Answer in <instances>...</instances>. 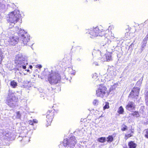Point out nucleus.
I'll list each match as a JSON object with an SVG mask.
<instances>
[{
	"mask_svg": "<svg viewBox=\"0 0 148 148\" xmlns=\"http://www.w3.org/2000/svg\"><path fill=\"white\" fill-rule=\"evenodd\" d=\"M111 36H112V37H113V39H114V38H115V37H114V34L111 33Z\"/></svg>",
	"mask_w": 148,
	"mask_h": 148,
	"instance_id": "36",
	"label": "nucleus"
},
{
	"mask_svg": "<svg viewBox=\"0 0 148 148\" xmlns=\"http://www.w3.org/2000/svg\"><path fill=\"white\" fill-rule=\"evenodd\" d=\"M112 72L107 74V76L106 77V78L108 81H110L113 78V76L112 75Z\"/></svg>",
	"mask_w": 148,
	"mask_h": 148,
	"instance_id": "16",
	"label": "nucleus"
},
{
	"mask_svg": "<svg viewBox=\"0 0 148 148\" xmlns=\"http://www.w3.org/2000/svg\"><path fill=\"white\" fill-rule=\"evenodd\" d=\"M123 148H127V146H126V147H124Z\"/></svg>",
	"mask_w": 148,
	"mask_h": 148,
	"instance_id": "43",
	"label": "nucleus"
},
{
	"mask_svg": "<svg viewBox=\"0 0 148 148\" xmlns=\"http://www.w3.org/2000/svg\"><path fill=\"white\" fill-rule=\"evenodd\" d=\"M117 40V41H118V40Z\"/></svg>",
	"mask_w": 148,
	"mask_h": 148,
	"instance_id": "54",
	"label": "nucleus"
},
{
	"mask_svg": "<svg viewBox=\"0 0 148 148\" xmlns=\"http://www.w3.org/2000/svg\"><path fill=\"white\" fill-rule=\"evenodd\" d=\"M29 124L33 125V121L32 120H29Z\"/></svg>",
	"mask_w": 148,
	"mask_h": 148,
	"instance_id": "32",
	"label": "nucleus"
},
{
	"mask_svg": "<svg viewBox=\"0 0 148 148\" xmlns=\"http://www.w3.org/2000/svg\"><path fill=\"white\" fill-rule=\"evenodd\" d=\"M47 122L48 124V125H50L51 122L52 121L54 116V113H51V111H49L47 112Z\"/></svg>",
	"mask_w": 148,
	"mask_h": 148,
	"instance_id": "11",
	"label": "nucleus"
},
{
	"mask_svg": "<svg viewBox=\"0 0 148 148\" xmlns=\"http://www.w3.org/2000/svg\"><path fill=\"white\" fill-rule=\"evenodd\" d=\"M142 80H143V79L141 80V81H142Z\"/></svg>",
	"mask_w": 148,
	"mask_h": 148,
	"instance_id": "56",
	"label": "nucleus"
},
{
	"mask_svg": "<svg viewBox=\"0 0 148 148\" xmlns=\"http://www.w3.org/2000/svg\"><path fill=\"white\" fill-rule=\"evenodd\" d=\"M144 132L145 133V136L146 138H148V129L145 130Z\"/></svg>",
	"mask_w": 148,
	"mask_h": 148,
	"instance_id": "29",
	"label": "nucleus"
},
{
	"mask_svg": "<svg viewBox=\"0 0 148 148\" xmlns=\"http://www.w3.org/2000/svg\"><path fill=\"white\" fill-rule=\"evenodd\" d=\"M117 83H114L113 85L111 86L110 88L111 90H112L116 88V87L118 85Z\"/></svg>",
	"mask_w": 148,
	"mask_h": 148,
	"instance_id": "26",
	"label": "nucleus"
},
{
	"mask_svg": "<svg viewBox=\"0 0 148 148\" xmlns=\"http://www.w3.org/2000/svg\"><path fill=\"white\" fill-rule=\"evenodd\" d=\"M106 57L107 61L108 62L111 60V55L109 53L106 54Z\"/></svg>",
	"mask_w": 148,
	"mask_h": 148,
	"instance_id": "22",
	"label": "nucleus"
},
{
	"mask_svg": "<svg viewBox=\"0 0 148 148\" xmlns=\"http://www.w3.org/2000/svg\"><path fill=\"white\" fill-rule=\"evenodd\" d=\"M148 40V36H146L143 39V44L141 46V49H139L138 53H141L143 51L145 47L146 46L147 41Z\"/></svg>",
	"mask_w": 148,
	"mask_h": 148,
	"instance_id": "12",
	"label": "nucleus"
},
{
	"mask_svg": "<svg viewBox=\"0 0 148 148\" xmlns=\"http://www.w3.org/2000/svg\"><path fill=\"white\" fill-rule=\"evenodd\" d=\"M4 57L3 55V53L1 49L0 48V64L1 63Z\"/></svg>",
	"mask_w": 148,
	"mask_h": 148,
	"instance_id": "25",
	"label": "nucleus"
},
{
	"mask_svg": "<svg viewBox=\"0 0 148 148\" xmlns=\"http://www.w3.org/2000/svg\"><path fill=\"white\" fill-rule=\"evenodd\" d=\"M133 121V120H130V119H129V120H128V122H129V123H130V122H132Z\"/></svg>",
	"mask_w": 148,
	"mask_h": 148,
	"instance_id": "37",
	"label": "nucleus"
},
{
	"mask_svg": "<svg viewBox=\"0 0 148 148\" xmlns=\"http://www.w3.org/2000/svg\"><path fill=\"white\" fill-rule=\"evenodd\" d=\"M141 82L140 81H138L137 82V84H141Z\"/></svg>",
	"mask_w": 148,
	"mask_h": 148,
	"instance_id": "38",
	"label": "nucleus"
},
{
	"mask_svg": "<svg viewBox=\"0 0 148 148\" xmlns=\"http://www.w3.org/2000/svg\"><path fill=\"white\" fill-rule=\"evenodd\" d=\"M107 141L108 143H111L113 140V136L111 135H109L107 138Z\"/></svg>",
	"mask_w": 148,
	"mask_h": 148,
	"instance_id": "23",
	"label": "nucleus"
},
{
	"mask_svg": "<svg viewBox=\"0 0 148 148\" xmlns=\"http://www.w3.org/2000/svg\"><path fill=\"white\" fill-rule=\"evenodd\" d=\"M15 27L12 29H9L8 32L9 36L8 41L10 44L12 45H14L16 44L18 41L19 37H18L16 36V31Z\"/></svg>",
	"mask_w": 148,
	"mask_h": 148,
	"instance_id": "3",
	"label": "nucleus"
},
{
	"mask_svg": "<svg viewBox=\"0 0 148 148\" xmlns=\"http://www.w3.org/2000/svg\"><path fill=\"white\" fill-rule=\"evenodd\" d=\"M10 86L12 88H15L17 86V83L14 80H12L10 82Z\"/></svg>",
	"mask_w": 148,
	"mask_h": 148,
	"instance_id": "17",
	"label": "nucleus"
},
{
	"mask_svg": "<svg viewBox=\"0 0 148 148\" xmlns=\"http://www.w3.org/2000/svg\"><path fill=\"white\" fill-rule=\"evenodd\" d=\"M64 78H65V77L63 79H64Z\"/></svg>",
	"mask_w": 148,
	"mask_h": 148,
	"instance_id": "51",
	"label": "nucleus"
},
{
	"mask_svg": "<svg viewBox=\"0 0 148 148\" xmlns=\"http://www.w3.org/2000/svg\"><path fill=\"white\" fill-rule=\"evenodd\" d=\"M129 117H129H129H128V118H129Z\"/></svg>",
	"mask_w": 148,
	"mask_h": 148,
	"instance_id": "53",
	"label": "nucleus"
},
{
	"mask_svg": "<svg viewBox=\"0 0 148 148\" xmlns=\"http://www.w3.org/2000/svg\"><path fill=\"white\" fill-rule=\"evenodd\" d=\"M106 44H105V45H103V46H104V45H106Z\"/></svg>",
	"mask_w": 148,
	"mask_h": 148,
	"instance_id": "49",
	"label": "nucleus"
},
{
	"mask_svg": "<svg viewBox=\"0 0 148 148\" xmlns=\"http://www.w3.org/2000/svg\"><path fill=\"white\" fill-rule=\"evenodd\" d=\"M132 116L137 118L140 116V115L138 112L135 111L132 114H129V117H132Z\"/></svg>",
	"mask_w": 148,
	"mask_h": 148,
	"instance_id": "19",
	"label": "nucleus"
},
{
	"mask_svg": "<svg viewBox=\"0 0 148 148\" xmlns=\"http://www.w3.org/2000/svg\"><path fill=\"white\" fill-rule=\"evenodd\" d=\"M142 80H143V79L141 80V81H142Z\"/></svg>",
	"mask_w": 148,
	"mask_h": 148,
	"instance_id": "55",
	"label": "nucleus"
},
{
	"mask_svg": "<svg viewBox=\"0 0 148 148\" xmlns=\"http://www.w3.org/2000/svg\"><path fill=\"white\" fill-rule=\"evenodd\" d=\"M127 126L125 125H123L121 129V130L122 131H124L127 130Z\"/></svg>",
	"mask_w": 148,
	"mask_h": 148,
	"instance_id": "28",
	"label": "nucleus"
},
{
	"mask_svg": "<svg viewBox=\"0 0 148 148\" xmlns=\"http://www.w3.org/2000/svg\"><path fill=\"white\" fill-rule=\"evenodd\" d=\"M145 103L148 106V91L145 92Z\"/></svg>",
	"mask_w": 148,
	"mask_h": 148,
	"instance_id": "21",
	"label": "nucleus"
},
{
	"mask_svg": "<svg viewBox=\"0 0 148 148\" xmlns=\"http://www.w3.org/2000/svg\"><path fill=\"white\" fill-rule=\"evenodd\" d=\"M60 77L58 73L51 71L49 73L48 80L51 84H55L58 83L60 79Z\"/></svg>",
	"mask_w": 148,
	"mask_h": 148,
	"instance_id": "4",
	"label": "nucleus"
},
{
	"mask_svg": "<svg viewBox=\"0 0 148 148\" xmlns=\"http://www.w3.org/2000/svg\"><path fill=\"white\" fill-rule=\"evenodd\" d=\"M20 13L19 10H15L8 14V21L9 23L10 28H12V27L14 26L15 23L21 18V15Z\"/></svg>",
	"mask_w": 148,
	"mask_h": 148,
	"instance_id": "1",
	"label": "nucleus"
},
{
	"mask_svg": "<svg viewBox=\"0 0 148 148\" xmlns=\"http://www.w3.org/2000/svg\"><path fill=\"white\" fill-rule=\"evenodd\" d=\"M18 100V98L16 97L14 94H9L7 103L10 107H12L14 105V103L16 102Z\"/></svg>",
	"mask_w": 148,
	"mask_h": 148,
	"instance_id": "9",
	"label": "nucleus"
},
{
	"mask_svg": "<svg viewBox=\"0 0 148 148\" xmlns=\"http://www.w3.org/2000/svg\"><path fill=\"white\" fill-rule=\"evenodd\" d=\"M64 78H65V77L63 79H64Z\"/></svg>",
	"mask_w": 148,
	"mask_h": 148,
	"instance_id": "52",
	"label": "nucleus"
},
{
	"mask_svg": "<svg viewBox=\"0 0 148 148\" xmlns=\"http://www.w3.org/2000/svg\"><path fill=\"white\" fill-rule=\"evenodd\" d=\"M29 67L30 69H31L32 68V65L29 66Z\"/></svg>",
	"mask_w": 148,
	"mask_h": 148,
	"instance_id": "42",
	"label": "nucleus"
},
{
	"mask_svg": "<svg viewBox=\"0 0 148 148\" xmlns=\"http://www.w3.org/2000/svg\"><path fill=\"white\" fill-rule=\"evenodd\" d=\"M77 49H79L82 50V49L79 46L77 47Z\"/></svg>",
	"mask_w": 148,
	"mask_h": 148,
	"instance_id": "35",
	"label": "nucleus"
},
{
	"mask_svg": "<svg viewBox=\"0 0 148 148\" xmlns=\"http://www.w3.org/2000/svg\"><path fill=\"white\" fill-rule=\"evenodd\" d=\"M16 31L17 32L18 36L20 38L19 42L23 43L24 45H27V43L29 40V36H28L26 32L23 29L19 28V26H17L15 27Z\"/></svg>",
	"mask_w": 148,
	"mask_h": 148,
	"instance_id": "2",
	"label": "nucleus"
},
{
	"mask_svg": "<svg viewBox=\"0 0 148 148\" xmlns=\"http://www.w3.org/2000/svg\"><path fill=\"white\" fill-rule=\"evenodd\" d=\"M140 90L138 87H134L129 95V97L132 98H137L138 97Z\"/></svg>",
	"mask_w": 148,
	"mask_h": 148,
	"instance_id": "10",
	"label": "nucleus"
},
{
	"mask_svg": "<svg viewBox=\"0 0 148 148\" xmlns=\"http://www.w3.org/2000/svg\"><path fill=\"white\" fill-rule=\"evenodd\" d=\"M99 100L97 99H94L93 101V104L95 106H97L98 104Z\"/></svg>",
	"mask_w": 148,
	"mask_h": 148,
	"instance_id": "27",
	"label": "nucleus"
},
{
	"mask_svg": "<svg viewBox=\"0 0 148 148\" xmlns=\"http://www.w3.org/2000/svg\"><path fill=\"white\" fill-rule=\"evenodd\" d=\"M129 148H136L137 145L133 141H130L128 143Z\"/></svg>",
	"mask_w": 148,
	"mask_h": 148,
	"instance_id": "15",
	"label": "nucleus"
},
{
	"mask_svg": "<svg viewBox=\"0 0 148 148\" xmlns=\"http://www.w3.org/2000/svg\"><path fill=\"white\" fill-rule=\"evenodd\" d=\"M107 88L103 84H100L96 90V95L97 97L103 98L107 93Z\"/></svg>",
	"mask_w": 148,
	"mask_h": 148,
	"instance_id": "8",
	"label": "nucleus"
},
{
	"mask_svg": "<svg viewBox=\"0 0 148 148\" xmlns=\"http://www.w3.org/2000/svg\"><path fill=\"white\" fill-rule=\"evenodd\" d=\"M1 8H3V7H4V5L3 4H2L1 5Z\"/></svg>",
	"mask_w": 148,
	"mask_h": 148,
	"instance_id": "41",
	"label": "nucleus"
},
{
	"mask_svg": "<svg viewBox=\"0 0 148 148\" xmlns=\"http://www.w3.org/2000/svg\"><path fill=\"white\" fill-rule=\"evenodd\" d=\"M27 72H29V70L28 69V70H27Z\"/></svg>",
	"mask_w": 148,
	"mask_h": 148,
	"instance_id": "44",
	"label": "nucleus"
},
{
	"mask_svg": "<svg viewBox=\"0 0 148 148\" xmlns=\"http://www.w3.org/2000/svg\"><path fill=\"white\" fill-rule=\"evenodd\" d=\"M107 39H108V38H106L105 39V40H107Z\"/></svg>",
	"mask_w": 148,
	"mask_h": 148,
	"instance_id": "50",
	"label": "nucleus"
},
{
	"mask_svg": "<svg viewBox=\"0 0 148 148\" xmlns=\"http://www.w3.org/2000/svg\"><path fill=\"white\" fill-rule=\"evenodd\" d=\"M24 60L25 58L21 53L16 56L15 60L17 61L16 62L18 63V66L21 68V70H22L21 69H22L26 71V65H27L28 63L26 61Z\"/></svg>",
	"mask_w": 148,
	"mask_h": 148,
	"instance_id": "5",
	"label": "nucleus"
},
{
	"mask_svg": "<svg viewBox=\"0 0 148 148\" xmlns=\"http://www.w3.org/2000/svg\"><path fill=\"white\" fill-rule=\"evenodd\" d=\"M135 106V103L134 102L129 101L126 106L125 108L127 110L129 111H131L134 109Z\"/></svg>",
	"mask_w": 148,
	"mask_h": 148,
	"instance_id": "13",
	"label": "nucleus"
},
{
	"mask_svg": "<svg viewBox=\"0 0 148 148\" xmlns=\"http://www.w3.org/2000/svg\"><path fill=\"white\" fill-rule=\"evenodd\" d=\"M101 52L99 50H94L92 52V55L94 57H96L98 59L101 58Z\"/></svg>",
	"mask_w": 148,
	"mask_h": 148,
	"instance_id": "14",
	"label": "nucleus"
},
{
	"mask_svg": "<svg viewBox=\"0 0 148 148\" xmlns=\"http://www.w3.org/2000/svg\"><path fill=\"white\" fill-rule=\"evenodd\" d=\"M33 123H38V121L37 120L35 119H34L33 120Z\"/></svg>",
	"mask_w": 148,
	"mask_h": 148,
	"instance_id": "34",
	"label": "nucleus"
},
{
	"mask_svg": "<svg viewBox=\"0 0 148 148\" xmlns=\"http://www.w3.org/2000/svg\"><path fill=\"white\" fill-rule=\"evenodd\" d=\"M21 114L19 112H16V117L18 119H20L21 117Z\"/></svg>",
	"mask_w": 148,
	"mask_h": 148,
	"instance_id": "30",
	"label": "nucleus"
},
{
	"mask_svg": "<svg viewBox=\"0 0 148 148\" xmlns=\"http://www.w3.org/2000/svg\"><path fill=\"white\" fill-rule=\"evenodd\" d=\"M133 131L132 130H130L127 132V134H125V139L126 140H127L129 138L131 137L132 135L131 134V133H133Z\"/></svg>",
	"mask_w": 148,
	"mask_h": 148,
	"instance_id": "18",
	"label": "nucleus"
},
{
	"mask_svg": "<svg viewBox=\"0 0 148 148\" xmlns=\"http://www.w3.org/2000/svg\"><path fill=\"white\" fill-rule=\"evenodd\" d=\"M109 108V104L107 103L103 107V109L105 110L106 109H108V108Z\"/></svg>",
	"mask_w": 148,
	"mask_h": 148,
	"instance_id": "31",
	"label": "nucleus"
},
{
	"mask_svg": "<svg viewBox=\"0 0 148 148\" xmlns=\"http://www.w3.org/2000/svg\"><path fill=\"white\" fill-rule=\"evenodd\" d=\"M77 140L74 136L71 137L69 139L66 138L63 140V146L67 148L74 146L76 143Z\"/></svg>",
	"mask_w": 148,
	"mask_h": 148,
	"instance_id": "7",
	"label": "nucleus"
},
{
	"mask_svg": "<svg viewBox=\"0 0 148 148\" xmlns=\"http://www.w3.org/2000/svg\"><path fill=\"white\" fill-rule=\"evenodd\" d=\"M124 109L122 106H121L119 107L118 110V112L119 114H123V112H124Z\"/></svg>",
	"mask_w": 148,
	"mask_h": 148,
	"instance_id": "24",
	"label": "nucleus"
},
{
	"mask_svg": "<svg viewBox=\"0 0 148 148\" xmlns=\"http://www.w3.org/2000/svg\"><path fill=\"white\" fill-rule=\"evenodd\" d=\"M86 33L90 34V37L91 38H94L98 36H102L104 34L105 35L104 32L99 30L98 27L88 29Z\"/></svg>",
	"mask_w": 148,
	"mask_h": 148,
	"instance_id": "6",
	"label": "nucleus"
},
{
	"mask_svg": "<svg viewBox=\"0 0 148 148\" xmlns=\"http://www.w3.org/2000/svg\"><path fill=\"white\" fill-rule=\"evenodd\" d=\"M38 66L39 68H41L42 67V66L40 65H38Z\"/></svg>",
	"mask_w": 148,
	"mask_h": 148,
	"instance_id": "39",
	"label": "nucleus"
},
{
	"mask_svg": "<svg viewBox=\"0 0 148 148\" xmlns=\"http://www.w3.org/2000/svg\"><path fill=\"white\" fill-rule=\"evenodd\" d=\"M77 60L79 62L81 61V60L79 58H78L77 59Z\"/></svg>",
	"mask_w": 148,
	"mask_h": 148,
	"instance_id": "40",
	"label": "nucleus"
},
{
	"mask_svg": "<svg viewBox=\"0 0 148 148\" xmlns=\"http://www.w3.org/2000/svg\"><path fill=\"white\" fill-rule=\"evenodd\" d=\"M19 74H20V75H21V73H20V72H19Z\"/></svg>",
	"mask_w": 148,
	"mask_h": 148,
	"instance_id": "48",
	"label": "nucleus"
},
{
	"mask_svg": "<svg viewBox=\"0 0 148 148\" xmlns=\"http://www.w3.org/2000/svg\"><path fill=\"white\" fill-rule=\"evenodd\" d=\"M134 44L132 43L131 45H130L129 47V48H132L134 46Z\"/></svg>",
	"mask_w": 148,
	"mask_h": 148,
	"instance_id": "33",
	"label": "nucleus"
},
{
	"mask_svg": "<svg viewBox=\"0 0 148 148\" xmlns=\"http://www.w3.org/2000/svg\"><path fill=\"white\" fill-rule=\"evenodd\" d=\"M97 141L100 143H104L106 141V138L105 137H102L98 138L97 139Z\"/></svg>",
	"mask_w": 148,
	"mask_h": 148,
	"instance_id": "20",
	"label": "nucleus"
},
{
	"mask_svg": "<svg viewBox=\"0 0 148 148\" xmlns=\"http://www.w3.org/2000/svg\"><path fill=\"white\" fill-rule=\"evenodd\" d=\"M51 88V90H53V88H52V87Z\"/></svg>",
	"mask_w": 148,
	"mask_h": 148,
	"instance_id": "46",
	"label": "nucleus"
},
{
	"mask_svg": "<svg viewBox=\"0 0 148 148\" xmlns=\"http://www.w3.org/2000/svg\"><path fill=\"white\" fill-rule=\"evenodd\" d=\"M28 82V83H29H29H30V82L29 81L28 82Z\"/></svg>",
	"mask_w": 148,
	"mask_h": 148,
	"instance_id": "45",
	"label": "nucleus"
},
{
	"mask_svg": "<svg viewBox=\"0 0 148 148\" xmlns=\"http://www.w3.org/2000/svg\"><path fill=\"white\" fill-rule=\"evenodd\" d=\"M146 36H148V31L147 34V35H146Z\"/></svg>",
	"mask_w": 148,
	"mask_h": 148,
	"instance_id": "47",
	"label": "nucleus"
}]
</instances>
